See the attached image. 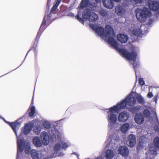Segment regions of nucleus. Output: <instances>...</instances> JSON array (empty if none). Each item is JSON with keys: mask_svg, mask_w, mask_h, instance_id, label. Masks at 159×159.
I'll return each instance as SVG.
<instances>
[{"mask_svg": "<svg viewBox=\"0 0 159 159\" xmlns=\"http://www.w3.org/2000/svg\"><path fill=\"white\" fill-rule=\"evenodd\" d=\"M85 159H89V158H88V159H86V158Z\"/></svg>", "mask_w": 159, "mask_h": 159, "instance_id": "63", "label": "nucleus"}, {"mask_svg": "<svg viewBox=\"0 0 159 159\" xmlns=\"http://www.w3.org/2000/svg\"><path fill=\"white\" fill-rule=\"evenodd\" d=\"M136 16L138 21L140 22H145L148 17H150L152 13L148 8L144 7L142 9L137 8L136 11Z\"/></svg>", "mask_w": 159, "mask_h": 159, "instance_id": "5", "label": "nucleus"}, {"mask_svg": "<svg viewBox=\"0 0 159 159\" xmlns=\"http://www.w3.org/2000/svg\"><path fill=\"white\" fill-rule=\"evenodd\" d=\"M60 3L56 0L55 4L53 5V7L50 10L51 13H53V14H55L54 12L55 11Z\"/></svg>", "mask_w": 159, "mask_h": 159, "instance_id": "35", "label": "nucleus"}, {"mask_svg": "<svg viewBox=\"0 0 159 159\" xmlns=\"http://www.w3.org/2000/svg\"><path fill=\"white\" fill-rule=\"evenodd\" d=\"M96 159H102V158L99 157H98L96 158Z\"/></svg>", "mask_w": 159, "mask_h": 159, "instance_id": "58", "label": "nucleus"}, {"mask_svg": "<svg viewBox=\"0 0 159 159\" xmlns=\"http://www.w3.org/2000/svg\"><path fill=\"white\" fill-rule=\"evenodd\" d=\"M154 19L152 18H150L149 20V21L148 22V23L146 25L147 26H150L151 27V25L154 22Z\"/></svg>", "mask_w": 159, "mask_h": 159, "instance_id": "40", "label": "nucleus"}, {"mask_svg": "<svg viewBox=\"0 0 159 159\" xmlns=\"http://www.w3.org/2000/svg\"><path fill=\"white\" fill-rule=\"evenodd\" d=\"M144 143V141H143L142 139H140L137 147V150H139L140 149V148L143 147Z\"/></svg>", "mask_w": 159, "mask_h": 159, "instance_id": "37", "label": "nucleus"}, {"mask_svg": "<svg viewBox=\"0 0 159 159\" xmlns=\"http://www.w3.org/2000/svg\"><path fill=\"white\" fill-rule=\"evenodd\" d=\"M110 144H111V140L107 144L106 147H108V146H110Z\"/></svg>", "mask_w": 159, "mask_h": 159, "instance_id": "57", "label": "nucleus"}, {"mask_svg": "<svg viewBox=\"0 0 159 159\" xmlns=\"http://www.w3.org/2000/svg\"><path fill=\"white\" fill-rule=\"evenodd\" d=\"M52 14H53V13H51V11H50L49 14H48L47 15H45L40 27L39 30L36 35L35 38V44L36 43V42L38 41L39 40L42 33L46 28V27L44 28L43 26L46 25L47 23H49V24L47 26H48L53 21H53H50L51 18L52 16Z\"/></svg>", "mask_w": 159, "mask_h": 159, "instance_id": "8", "label": "nucleus"}, {"mask_svg": "<svg viewBox=\"0 0 159 159\" xmlns=\"http://www.w3.org/2000/svg\"><path fill=\"white\" fill-rule=\"evenodd\" d=\"M147 3L149 8L155 11V16L157 20L159 17V2L156 0H148Z\"/></svg>", "mask_w": 159, "mask_h": 159, "instance_id": "10", "label": "nucleus"}, {"mask_svg": "<svg viewBox=\"0 0 159 159\" xmlns=\"http://www.w3.org/2000/svg\"><path fill=\"white\" fill-rule=\"evenodd\" d=\"M0 119H1L2 120H3L5 122V120H6L3 117H2L1 116H0Z\"/></svg>", "mask_w": 159, "mask_h": 159, "instance_id": "56", "label": "nucleus"}, {"mask_svg": "<svg viewBox=\"0 0 159 159\" xmlns=\"http://www.w3.org/2000/svg\"><path fill=\"white\" fill-rule=\"evenodd\" d=\"M129 52L131 53L130 56H127L126 53H120L124 55L126 59L129 61V63L132 65L135 72L136 79H137V69L139 67L140 65L139 61L136 60L138 54L134 50H132L131 52Z\"/></svg>", "mask_w": 159, "mask_h": 159, "instance_id": "7", "label": "nucleus"}, {"mask_svg": "<svg viewBox=\"0 0 159 159\" xmlns=\"http://www.w3.org/2000/svg\"><path fill=\"white\" fill-rule=\"evenodd\" d=\"M134 2L136 3H141L143 2V0H133Z\"/></svg>", "mask_w": 159, "mask_h": 159, "instance_id": "47", "label": "nucleus"}, {"mask_svg": "<svg viewBox=\"0 0 159 159\" xmlns=\"http://www.w3.org/2000/svg\"><path fill=\"white\" fill-rule=\"evenodd\" d=\"M144 26H142V27Z\"/></svg>", "mask_w": 159, "mask_h": 159, "instance_id": "64", "label": "nucleus"}, {"mask_svg": "<svg viewBox=\"0 0 159 159\" xmlns=\"http://www.w3.org/2000/svg\"><path fill=\"white\" fill-rule=\"evenodd\" d=\"M89 2V0H82L80 5V7L83 9L87 7L88 6Z\"/></svg>", "mask_w": 159, "mask_h": 159, "instance_id": "31", "label": "nucleus"}, {"mask_svg": "<svg viewBox=\"0 0 159 159\" xmlns=\"http://www.w3.org/2000/svg\"><path fill=\"white\" fill-rule=\"evenodd\" d=\"M34 93H33V96L32 99V100L31 103V105H32L34 104Z\"/></svg>", "mask_w": 159, "mask_h": 159, "instance_id": "52", "label": "nucleus"}, {"mask_svg": "<svg viewBox=\"0 0 159 159\" xmlns=\"http://www.w3.org/2000/svg\"><path fill=\"white\" fill-rule=\"evenodd\" d=\"M104 6L107 9H111L114 7V3L112 0H102Z\"/></svg>", "mask_w": 159, "mask_h": 159, "instance_id": "23", "label": "nucleus"}, {"mask_svg": "<svg viewBox=\"0 0 159 159\" xmlns=\"http://www.w3.org/2000/svg\"><path fill=\"white\" fill-rule=\"evenodd\" d=\"M39 40L38 41L36 42V43L35 44V39L34 42V44L33 45V47H31L30 48V49L27 52V54H26V55L25 56V58H24V60L23 61L22 63L21 64L20 66H20L22 65V64L23 63L24 61H25V58L26 57V56H27V55L30 52L32 49H34V52L35 61V62H36V63L37 62V52H36V47L37 46L38 43V42H39Z\"/></svg>", "mask_w": 159, "mask_h": 159, "instance_id": "20", "label": "nucleus"}, {"mask_svg": "<svg viewBox=\"0 0 159 159\" xmlns=\"http://www.w3.org/2000/svg\"><path fill=\"white\" fill-rule=\"evenodd\" d=\"M134 120L137 124H142L144 121V117L143 114L141 112L136 113L134 117Z\"/></svg>", "mask_w": 159, "mask_h": 159, "instance_id": "18", "label": "nucleus"}, {"mask_svg": "<svg viewBox=\"0 0 159 159\" xmlns=\"http://www.w3.org/2000/svg\"><path fill=\"white\" fill-rule=\"evenodd\" d=\"M105 30L103 27L98 26L95 30V32L100 36L105 38H107V41L108 43L113 48L117 50L120 53H126L127 56H130L131 53L129 52L126 49L120 48L118 43L113 37L115 36V33L113 28L110 25H107L105 27Z\"/></svg>", "mask_w": 159, "mask_h": 159, "instance_id": "1", "label": "nucleus"}, {"mask_svg": "<svg viewBox=\"0 0 159 159\" xmlns=\"http://www.w3.org/2000/svg\"><path fill=\"white\" fill-rule=\"evenodd\" d=\"M159 95V93H157L154 97L152 100L153 101L155 102V103L156 104L157 102V98L158 97Z\"/></svg>", "mask_w": 159, "mask_h": 159, "instance_id": "43", "label": "nucleus"}, {"mask_svg": "<svg viewBox=\"0 0 159 159\" xmlns=\"http://www.w3.org/2000/svg\"><path fill=\"white\" fill-rule=\"evenodd\" d=\"M89 26L93 30H95L97 27L98 26V25H95L93 24L90 23L89 24Z\"/></svg>", "mask_w": 159, "mask_h": 159, "instance_id": "41", "label": "nucleus"}, {"mask_svg": "<svg viewBox=\"0 0 159 159\" xmlns=\"http://www.w3.org/2000/svg\"><path fill=\"white\" fill-rule=\"evenodd\" d=\"M145 28H144V31L145 32V33L146 34L148 33L149 32L148 30V27H147L146 26H145Z\"/></svg>", "mask_w": 159, "mask_h": 159, "instance_id": "48", "label": "nucleus"}, {"mask_svg": "<svg viewBox=\"0 0 159 159\" xmlns=\"http://www.w3.org/2000/svg\"><path fill=\"white\" fill-rule=\"evenodd\" d=\"M118 153L121 155L123 157L128 156L129 150L128 148L125 145L120 146L118 149Z\"/></svg>", "mask_w": 159, "mask_h": 159, "instance_id": "15", "label": "nucleus"}, {"mask_svg": "<svg viewBox=\"0 0 159 159\" xmlns=\"http://www.w3.org/2000/svg\"><path fill=\"white\" fill-rule=\"evenodd\" d=\"M42 125L43 126L47 129H50L51 127V124L47 120L43 121L42 123Z\"/></svg>", "mask_w": 159, "mask_h": 159, "instance_id": "36", "label": "nucleus"}, {"mask_svg": "<svg viewBox=\"0 0 159 159\" xmlns=\"http://www.w3.org/2000/svg\"><path fill=\"white\" fill-rule=\"evenodd\" d=\"M113 1L116 2H121V0H112Z\"/></svg>", "mask_w": 159, "mask_h": 159, "instance_id": "54", "label": "nucleus"}, {"mask_svg": "<svg viewBox=\"0 0 159 159\" xmlns=\"http://www.w3.org/2000/svg\"><path fill=\"white\" fill-rule=\"evenodd\" d=\"M126 142L129 147H133L135 145L136 142L135 136L133 134H130L128 136Z\"/></svg>", "mask_w": 159, "mask_h": 159, "instance_id": "14", "label": "nucleus"}, {"mask_svg": "<svg viewBox=\"0 0 159 159\" xmlns=\"http://www.w3.org/2000/svg\"><path fill=\"white\" fill-rule=\"evenodd\" d=\"M125 109L120 104L117 103L116 105L107 109L106 110H108L107 111V120L108 122V129L109 131H111L114 127V126L116 123L118 117L115 113H118L121 109Z\"/></svg>", "mask_w": 159, "mask_h": 159, "instance_id": "2", "label": "nucleus"}, {"mask_svg": "<svg viewBox=\"0 0 159 159\" xmlns=\"http://www.w3.org/2000/svg\"><path fill=\"white\" fill-rule=\"evenodd\" d=\"M17 68H16V69H14V70H16V69H17Z\"/></svg>", "mask_w": 159, "mask_h": 159, "instance_id": "61", "label": "nucleus"}, {"mask_svg": "<svg viewBox=\"0 0 159 159\" xmlns=\"http://www.w3.org/2000/svg\"><path fill=\"white\" fill-rule=\"evenodd\" d=\"M116 13L118 16H121L124 14L125 10L123 7L121 5H118L115 8Z\"/></svg>", "mask_w": 159, "mask_h": 159, "instance_id": "24", "label": "nucleus"}, {"mask_svg": "<svg viewBox=\"0 0 159 159\" xmlns=\"http://www.w3.org/2000/svg\"><path fill=\"white\" fill-rule=\"evenodd\" d=\"M136 101L142 105H143L145 103L144 99L140 93H136Z\"/></svg>", "mask_w": 159, "mask_h": 159, "instance_id": "27", "label": "nucleus"}, {"mask_svg": "<svg viewBox=\"0 0 159 159\" xmlns=\"http://www.w3.org/2000/svg\"><path fill=\"white\" fill-rule=\"evenodd\" d=\"M132 34L134 36L139 37L142 34V31L139 30L133 29L132 31Z\"/></svg>", "mask_w": 159, "mask_h": 159, "instance_id": "34", "label": "nucleus"}, {"mask_svg": "<svg viewBox=\"0 0 159 159\" xmlns=\"http://www.w3.org/2000/svg\"><path fill=\"white\" fill-rule=\"evenodd\" d=\"M143 117L146 118H149L151 115V112L148 109H145L143 111Z\"/></svg>", "mask_w": 159, "mask_h": 159, "instance_id": "33", "label": "nucleus"}, {"mask_svg": "<svg viewBox=\"0 0 159 159\" xmlns=\"http://www.w3.org/2000/svg\"><path fill=\"white\" fill-rule=\"evenodd\" d=\"M155 116H156V119L157 120V121L158 123V124L159 125V120L158 119V117L157 116V115L156 112V111H155Z\"/></svg>", "mask_w": 159, "mask_h": 159, "instance_id": "51", "label": "nucleus"}, {"mask_svg": "<svg viewBox=\"0 0 159 159\" xmlns=\"http://www.w3.org/2000/svg\"><path fill=\"white\" fill-rule=\"evenodd\" d=\"M29 109L27 110L25 114V115L22 117L21 118L25 119L27 113H28V115L29 117H33L34 116L35 112V107L34 106H32L30 108V111L29 112Z\"/></svg>", "mask_w": 159, "mask_h": 159, "instance_id": "22", "label": "nucleus"}, {"mask_svg": "<svg viewBox=\"0 0 159 159\" xmlns=\"http://www.w3.org/2000/svg\"><path fill=\"white\" fill-rule=\"evenodd\" d=\"M129 113L127 111H122L119 114L118 116V120L120 122H125L129 119Z\"/></svg>", "mask_w": 159, "mask_h": 159, "instance_id": "13", "label": "nucleus"}, {"mask_svg": "<svg viewBox=\"0 0 159 159\" xmlns=\"http://www.w3.org/2000/svg\"><path fill=\"white\" fill-rule=\"evenodd\" d=\"M34 125L33 123L30 122L26 123L24 127L23 130L22 132L25 135H27L32 130Z\"/></svg>", "mask_w": 159, "mask_h": 159, "instance_id": "16", "label": "nucleus"}, {"mask_svg": "<svg viewBox=\"0 0 159 159\" xmlns=\"http://www.w3.org/2000/svg\"><path fill=\"white\" fill-rule=\"evenodd\" d=\"M130 127V125L128 123L123 124L121 127L120 129L121 132L124 133H126Z\"/></svg>", "mask_w": 159, "mask_h": 159, "instance_id": "28", "label": "nucleus"}, {"mask_svg": "<svg viewBox=\"0 0 159 159\" xmlns=\"http://www.w3.org/2000/svg\"><path fill=\"white\" fill-rule=\"evenodd\" d=\"M155 111L154 112V114H155ZM155 116H156L155 114ZM155 119L156 120H157L156 118V116H155ZM156 121H157V122L158 125H155L154 127V129L155 132H159V125L158 123V122L157 121V120H156Z\"/></svg>", "mask_w": 159, "mask_h": 159, "instance_id": "39", "label": "nucleus"}, {"mask_svg": "<svg viewBox=\"0 0 159 159\" xmlns=\"http://www.w3.org/2000/svg\"><path fill=\"white\" fill-rule=\"evenodd\" d=\"M48 7V8H47L46 10L45 15H47V14L48 13L49 11V7Z\"/></svg>", "mask_w": 159, "mask_h": 159, "instance_id": "53", "label": "nucleus"}, {"mask_svg": "<svg viewBox=\"0 0 159 159\" xmlns=\"http://www.w3.org/2000/svg\"><path fill=\"white\" fill-rule=\"evenodd\" d=\"M8 73H7L6 74H5V75H2V76H0V77H1L2 76H4V75H6V74H8Z\"/></svg>", "mask_w": 159, "mask_h": 159, "instance_id": "60", "label": "nucleus"}, {"mask_svg": "<svg viewBox=\"0 0 159 159\" xmlns=\"http://www.w3.org/2000/svg\"><path fill=\"white\" fill-rule=\"evenodd\" d=\"M81 12L80 11H78L77 12V14L75 16V18L78 20L83 25L84 24V20L83 19V18L80 17V16L81 15Z\"/></svg>", "mask_w": 159, "mask_h": 159, "instance_id": "32", "label": "nucleus"}, {"mask_svg": "<svg viewBox=\"0 0 159 159\" xmlns=\"http://www.w3.org/2000/svg\"><path fill=\"white\" fill-rule=\"evenodd\" d=\"M153 96V94L152 92H149L147 94V97L149 98H152Z\"/></svg>", "mask_w": 159, "mask_h": 159, "instance_id": "45", "label": "nucleus"}, {"mask_svg": "<svg viewBox=\"0 0 159 159\" xmlns=\"http://www.w3.org/2000/svg\"><path fill=\"white\" fill-rule=\"evenodd\" d=\"M71 155H72V154H74V155H76L77 156V157L79 159V154H78L76 152H73L72 153H71Z\"/></svg>", "mask_w": 159, "mask_h": 159, "instance_id": "49", "label": "nucleus"}, {"mask_svg": "<svg viewBox=\"0 0 159 159\" xmlns=\"http://www.w3.org/2000/svg\"><path fill=\"white\" fill-rule=\"evenodd\" d=\"M5 122L11 127L14 132L15 135L17 136V132L16 129H19L21 124L18 121V120L12 122H9L6 120Z\"/></svg>", "mask_w": 159, "mask_h": 159, "instance_id": "12", "label": "nucleus"}, {"mask_svg": "<svg viewBox=\"0 0 159 159\" xmlns=\"http://www.w3.org/2000/svg\"><path fill=\"white\" fill-rule=\"evenodd\" d=\"M17 138V152L16 159H20L19 153L20 154L25 149V151L26 154H29L31 151L30 143L29 142H26L24 139H21L22 136L21 133L19 136H16Z\"/></svg>", "mask_w": 159, "mask_h": 159, "instance_id": "3", "label": "nucleus"}, {"mask_svg": "<svg viewBox=\"0 0 159 159\" xmlns=\"http://www.w3.org/2000/svg\"><path fill=\"white\" fill-rule=\"evenodd\" d=\"M114 155L113 151L111 149H108L106 151L104 156L106 159H112Z\"/></svg>", "mask_w": 159, "mask_h": 159, "instance_id": "26", "label": "nucleus"}, {"mask_svg": "<svg viewBox=\"0 0 159 159\" xmlns=\"http://www.w3.org/2000/svg\"><path fill=\"white\" fill-rule=\"evenodd\" d=\"M70 145V143L62 141L56 143L53 149L54 152L51 155L50 158L63 156L65 155L64 152L66 151Z\"/></svg>", "mask_w": 159, "mask_h": 159, "instance_id": "4", "label": "nucleus"}, {"mask_svg": "<svg viewBox=\"0 0 159 159\" xmlns=\"http://www.w3.org/2000/svg\"><path fill=\"white\" fill-rule=\"evenodd\" d=\"M141 107L139 106H135L134 107H128V110L132 114H135L139 111L140 110Z\"/></svg>", "mask_w": 159, "mask_h": 159, "instance_id": "29", "label": "nucleus"}, {"mask_svg": "<svg viewBox=\"0 0 159 159\" xmlns=\"http://www.w3.org/2000/svg\"><path fill=\"white\" fill-rule=\"evenodd\" d=\"M94 4H95V6H96V4H95V3H94Z\"/></svg>", "mask_w": 159, "mask_h": 159, "instance_id": "62", "label": "nucleus"}, {"mask_svg": "<svg viewBox=\"0 0 159 159\" xmlns=\"http://www.w3.org/2000/svg\"><path fill=\"white\" fill-rule=\"evenodd\" d=\"M153 145L150 146L149 148V153L152 155H156L157 154V148H159V137L156 136L153 141Z\"/></svg>", "mask_w": 159, "mask_h": 159, "instance_id": "11", "label": "nucleus"}, {"mask_svg": "<svg viewBox=\"0 0 159 159\" xmlns=\"http://www.w3.org/2000/svg\"><path fill=\"white\" fill-rule=\"evenodd\" d=\"M51 2V0H48L47 3V7H49L50 6V3Z\"/></svg>", "mask_w": 159, "mask_h": 159, "instance_id": "50", "label": "nucleus"}, {"mask_svg": "<svg viewBox=\"0 0 159 159\" xmlns=\"http://www.w3.org/2000/svg\"><path fill=\"white\" fill-rule=\"evenodd\" d=\"M100 15L103 16H106L107 15V13L104 10H102L100 12Z\"/></svg>", "mask_w": 159, "mask_h": 159, "instance_id": "44", "label": "nucleus"}, {"mask_svg": "<svg viewBox=\"0 0 159 159\" xmlns=\"http://www.w3.org/2000/svg\"><path fill=\"white\" fill-rule=\"evenodd\" d=\"M33 143L37 147H40L42 146L39 138L38 136L34 137L32 139Z\"/></svg>", "mask_w": 159, "mask_h": 159, "instance_id": "25", "label": "nucleus"}, {"mask_svg": "<svg viewBox=\"0 0 159 159\" xmlns=\"http://www.w3.org/2000/svg\"><path fill=\"white\" fill-rule=\"evenodd\" d=\"M93 11L88 8L84 9L82 13V16L83 19L89 20L91 16V14Z\"/></svg>", "mask_w": 159, "mask_h": 159, "instance_id": "21", "label": "nucleus"}, {"mask_svg": "<svg viewBox=\"0 0 159 159\" xmlns=\"http://www.w3.org/2000/svg\"><path fill=\"white\" fill-rule=\"evenodd\" d=\"M61 120L54 122V124H53V127H52L51 130L49 131V136L48 138L52 143L56 140H60L61 139V133L57 128L58 123Z\"/></svg>", "mask_w": 159, "mask_h": 159, "instance_id": "6", "label": "nucleus"}, {"mask_svg": "<svg viewBox=\"0 0 159 159\" xmlns=\"http://www.w3.org/2000/svg\"><path fill=\"white\" fill-rule=\"evenodd\" d=\"M118 40L122 43H125L128 41L129 38L128 36L124 34L120 33L117 34Z\"/></svg>", "mask_w": 159, "mask_h": 159, "instance_id": "19", "label": "nucleus"}, {"mask_svg": "<svg viewBox=\"0 0 159 159\" xmlns=\"http://www.w3.org/2000/svg\"><path fill=\"white\" fill-rule=\"evenodd\" d=\"M34 130L36 135L38 134L41 132V127L39 126H36L34 127Z\"/></svg>", "mask_w": 159, "mask_h": 159, "instance_id": "38", "label": "nucleus"}, {"mask_svg": "<svg viewBox=\"0 0 159 159\" xmlns=\"http://www.w3.org/2000/svg\"><path fill=\"white\" fill-rule=\"evenodd\" d=\"M56 0L60 3L61 1L62 0Z\"/></svg>", "mask_w": 159, "mask_h": 159, "instance_id": "59", "label": "nucleus"}, {"mask_svg": "<svg viewBox=\"0 0 159 159\" xmlns=\"http://www.w3.org/2000/svg\"><path fill=\"white\" fill-rule=\"evenodd\" d=\"M67 16H70V17H74L75 15L73 13H72L71 12H68L67 13Z\"/></svg>", "mask_w": 159, "mask_h": 159, "instance_id": "46", "label": "nucleus"}, {"mask_svg": "<svg viewBox=\"0 0 159 159\" xmlns=\"http://www.w3.org/2000/svg\"><path fill=\"white\" fill-rule=\"evenodd\" d=\"M139 83L140 85L142 86L145 85V82L143 78H140L139 80Z\"/></svg>", "mask_w": 159, "mask_h": 159, "instance_id": "42", "label": "nucleus"}, {"mask_svg": "<svg viewBox=\"0 0 159 159\" xmlns=\"http://www.w3.org/2000/svg\"><path fill=\"white\" fill-rule=\"evenodd\" d=\"M91 14V16L88 20L89 21L93 22L98 20V16L97 14L93 11Z\"/></svg>", "mask_w": 159, "mask_h": 159, "instance_id": "30", "label": "nucleus"}, {"mask_svg": "<svg viewBox=\"0 0 159 159\" xmlns=\"http://www.w3.org/2000/svg\"><path fill=\"white\" fill-rule=\"evenodd\" d=\"M134 93V92L132 91L124 99L118 103L125 108H127V105L134 106L136 102L135 98L133 96Z\"/></svg>", "mask_w": 159, "mask_h": 159, "instance_id": "9", "label": "nucleus"}, {"mask_svg": "<svg viewBox=\"0 0 159 159\" xmlns=\"http://www.w3.org/2000/svg\"><path fill=\"white\" fill-rule=\"evenodd\" d=\"M49 136L47 132L44 131L42 132L40 134V138L43 144L45 145H48L50 141L48 137Z\"/></svg>", "mask_w": 159, "mask_h": 159, "instance_id": "17", "label": "nucleus"}, {"mask_svg": "<svg viewBox=\"0 0 159 159\" xmlns=\"http://www.w3.org/2000/svg\"><path fill=\"white\" fill-rule=\"evenodd\" d=\"M102 0H95V2L97 3H100Z\"/></svg>", "mask_w": 159, "mask_h": 159, "instance_id": "55", "label": "nucleus"}]
</instances>
